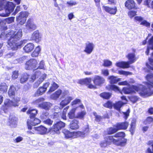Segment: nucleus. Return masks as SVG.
I'll return each mask as SVG.
<instances>
[{"mask_svg": "<svg viewBox=\"0 0 153 153\" xmlns=\"http://www.w3.org/2000/svg\"><path fill=\"white\" fill-rule=\"evenodd\" d=\"M94 47V45L93 43L88 42L85 44L84 51L87 54H90L93 51Z\"/></svg>", "mask_w": 153, "mask_h": 153, "instance_id": "9b49d317", "label": "nucleus"}, {"mask_svg": "<svg viewBox=\"0 0 153 153\" xmlns=\"http://www.w3.org/2000/svg\"><path fill=\"white\" fill-rule=\"evenodd\" d=\"M18 105L17 102H13V101L10 100L8 99H6L4 102V107L6 109L12 106H18Z\"/></svg>", "mask_w": 153, "mask_h": 153, "instance_id": "412c9836", "label": "nucleus"}, {"mask_svg": "<svg viewBox=\"0 0 153 153\" xmlns=\"http://www.w3.org/2000/svg\"><path fill=\"white\" fill-rule=\"evenodd\" d=\"M112 143L116 145L123 146L126 145V140L124 139H115L112 136H108L105 137L104 140L101 141L99 145L101 149H104L111 145Z\"/></svg>", "mask_w": 153, "mask_h": 153, "instance_id": "f03ea898", "label": "nucleus"}, {"mask_svg": "<svg viewBox=\"0 0 153 153\" xmlns=\"http://www.w3.org/2000/svg\"><path fill=\"white\" fill-rule=\"evenodd\" d=\"M125 103H124L121 101H119L114 104L113 106L115 109L118 111H120V108Z\"/></svg>", "mask_w": 153, "mask_h": 153, "instance_id": "c9c22d12", "label": "nucleus"}, {"mask_svg": "<svg viewBox=\"0 0 153 153\" xmlns=\"http://www.w3.org/2000/svg\"><path fill=\"white\" fill-rule=\"evenodd\" d=\"M84 108V106L82 104L80 105L76 108H72L68 114V117L70 119H73L75 118L76 116H75V112L76 111L79 109V108L83 109Z\"/></svg>", "mask_w": 153, "mask_h": 153, "instance_id": "f8f14e48", "label": "nucleus"}, {"mask_svg": "<svg viewBox=\"0 0 153 153\" xmlns=\"http://www.w3.org/2000/svg\"><path fill=\"white\" fill-rule=\"evenodd\" d=\"M116 65L118 67L123 68H128L130 67L129 63L127 62L123 61L117 62Z\"/></svg>", "mask_w": 153, "mask_h": 153, "instance_id": "cd10ccee", "label": "nucleus"}, {"mask_svg": "<svg viewBox=\"0 0 153 153\" xmlns=\"http://www.w3.org/2000/svg\"><path fill=\"white\" fill-rule=\"evenodd\" d=\"M109 82L111 84H115L120 80V79L118 78L117 76H111L108 77Z\"/></svg>", "mask_w": 153, "mask_h": 153, "instance_id": "7c9ffc66", "label": "nucleus"}, {"mask_svg": "<svg viewBox=\"0 0 153 153\" xmlns=\"http://www.w3.org/2000/svg\"><path fill=\"white\" fill-rule=\"evenodd\" d=\"M101 73L105 76H107L109 74L108 70V69H104L102 70Z\"/></svg>", "mask_w": 153, "mask_h": 153, "instance_id": "0e129e2a", "label": "nucleus"}, {"mask_svg": "<svg viewBox=\"0 0 153 153\" xmlns=\"http://www.w3.org/2000/svg\"><path fill=\"white\" fill-rule=\"evenodd\" d=\"M149 144L151 145L152 150L150 148H148L146 151L145 153H153V140L150 141L149 142Z\"/></svg>", "mask_w": 153, "mask_h": 153, "instance_id": "8fccbe9b", "label": "nucleus"}, {"mask_svg": "<svg viewBox=\"0 0 153 153\" xmlns=\"http://www.w3.org/2000/svg\"><path fill=\"white\" fill-rule=\"evenodd\" d=\"M46 77V74H42L40 72V75L37 78L38 79L33 85V87L34 88H37L43 82L45 79Z\"/></svg>", "mask_w": 153, "mask_h": 153, "instance_id": "2eb2a0df", "label": "nucleus"}, {"mask_svg": "<svg viewBox=\"0 0 153 153\" xmlns=\"http://www.w3.org/2000/svg\"><path fill=\"white\" fill-rule=\"evenodd\" d=\"M151 27L152 28V30L153 31V24L151 25ZM149 43V48L152 47V49H153V36L149 39L148 41Z\"/></svg>", "mask_w": 153, "mask_h": 153, "instance_id": "3c124183", "label": "nucleus"}, {"mask_svg": "<svg viewBox=\"0 0 153 153\" xmlns=\"http://www.w3.org/2000/svg\"><path fill=\"white\" fill-rule=\"evenodd\" d=\"M93 81L95 85L100 86L104 83L105 80L103 77L99 76H95L94 77Z\"/></svg>", "mask_w": 153, "mask_h": 153, "instance_id": "dca6fc26", "label": "nucleus"}, {"mask_svg": "<svg viewBox=\"0 0 153 153\" xmlns=\"http://www.w3.org/2000/svg\"><path fill=\"white\" fill-rule=\"evenodd\" d=\"M112 62L108 60L104 61L103 65L105 67H108L112 65Z\"/></svg>", "mask_w": 153, "mask_h": 153, "instance_id": "052dcab7", "label": "nucleus"}, {"mask_svg": "<svg viewBox=\"0 0 153 153\" xmlns=\"http://www.w3.org/2000/svg\"><path fill=\"white\" fill-rule=\"evenodd\" d=\"M36 25L35 24L33 19L30 18L27 20L25 25V32L27 33L31 32L36 28Z\"/></svg>", "mask_w": 153, "mask_h": 153, "instance_id": "39448f33", "label": "nucleus"}, {"mask_svg": "<svg viewBox=\"0 0 153 153\" xmlns=\"http://www.w3.org/2000/svg\"><path fill=\"white\" fill-rule=\"evenodd\" d=\"M14 18L13 17L8 18L5 19V22L7 24H10L14 22Z\"/></svg>", "mask_w": 153, "mask_h": 153, "instance_id": "bf43d9fd", "label": "nucleus"}, {"mask_svg": "<svg viewBox=\"0 0 153 153\" xmlns=\"http://www.w3.org/2000/svg\"><path fill=\"white\" fill-rule=\"evenodd\" d=\"M117 131V129L116 128H110L107 130L108 133L109 134H111L115 133Z\"/></svg>", "mask_w": 153, "mask_h": 153, "instance_id": "09e8293b", "label": "nucleus"}, {"mask_svg": "<svg viewBox=\"0 0 153 153\" xmlns=\"http://www.w3.org/2000/svg\"><path fill=\"white\" fill-rule=\"evenodd\" d=\"M52 105V104L50 102H45L41 103L39 105V107L42 108L46 110H48Z\"/></svg>", "mask_w": 153, "mask_h": 153, "instance_id": "bb28decb", "label": "nucleus"}, {"mask_svg": "<svg viewBox=\"0 0 153 153\" xmlns=\"http://www.w3.org/2000/svg\"><path fill=\"white\" fill-rule=\"evenodd\" d=\"M128 125V122L125 121L124 122L117 123L114 126L118 130L121 129L126 130L127 128Z\"/></svg>", "mask_w": 153, "mask_h": 153, "instance_id": "a211bd4d", "label": "nucleus"}, {"mask_svg": "<svg viewBox=\"0 0 153 153\" xmlns=\"http://www.w3.org/2000/svg\"><path fill=\"white\" fill-rule=\"evenodd\" d=\"M41 51V48L39 46L36 47L34 51L32 53L31 55L32 57L37 56L39 53Z\"/></svg>", "mask_w": 153, "mask_h": 153, "instance_id": "a19ab883", "label": "nucleus"}, {"mask_svg": "<svg viewBox=\"0 0 153 153\" xmlns=\"http://www.w3.org/2000/svg\"><path fill=\"white\" fill-rule=\"evenodd\" d=\"M149 60L150 62V64L152 66L149 65L147 63H146V66L149 69L153 70V59L149 58Z\"/></svg>", "mask_w": 153, "mask_h": 153, "instance_id": "5fc2aeb1", "label": "nucleus"}, {"mask_svg": "<svg viewBox=\"0 0 153 153\" xmlns=\"http://www.w3.org/2000/svg\"><path fill=\"white\" fill-rule=\"evenodd\" d=\"M89 131V129L88 125H87L84 129V131H77L74 132V138H75L79 137H84L87 134Z\"/></svg>", "mask_w": 153, "mask_h": 153, "instance_id": "6e6552de", "label": "nucleus"}, {"mask_svg": "<svg viewBox=\"0 0 153 153\" xmlns=\"http://www.w3.org/2000/svg\"><path fill=\"white\" fill-rule=\"evenodd\" d=\"M113 105L112 102L110 101H108L106 103L104 104L103 105L104 107L111 108Z\"/></svg>", "mask_w": 153, "mask_h": 153, "instance_id": "4d7b16f0", "label": "nucleus"}, {"mask_svg": "<svg viewBox=\"0 0 153 153\" xmlns=\"http://www.w3.org/2000/svg\"><path fill=\"white\" fill-rule=\"evenodd\" d=\"M132 50L134 53H130L126 56V57L129 60L127 62H128V63H129V65L134 63L136 59L135 55L134 53V52H135V50L133 48L132 49Z\"/></svg>", "mask_w": 153, "mask_h": 153, "instance_id": "ddd939ff", "label": "nucleus"}, {"mask_svg": "<svg viewBox=\"0 0 153 153\" xmlns=\"http://www.w3.org/2000/svg\"><path fill=\"white\" fill-rule=\"evenodd\" d=\"M37 113V111L35 109L30 108L27 111V114H30V118L34 117L36 114Z\"/></svg>", "mask_w": 153, "mask_h": 153, "instance_id": "f704fd0d", "label": "nucleus"}, {"mask_svg": "<svg viewBox=\"0 0 153 153\" xmlns=\"http://www.w3.org/2000/svg\"><path fill=\"white\" fill-rule=\"evenodd\" d=\"M143 19V17L140 16H136L134 17V20L136 22L138 21L139 22H141Z\"/></svg>", "mask_w": 153, "mask_h": 153, "instance_id": "774afa93", "label": "nucleus"}, {"mask_svg": "<svg viewBox=\"0 0 153 153\" xmlns=\"http://www.w3.org/2000/svg\"><path fill=\"white\" fill-rule=\"evenodd\" d=\"M7 86L4 83H1L0 85V92L4 93L7 91Z\"/></svg>", "mask_w": 153, "mask_h": 153, "instance_id": "ea45409f", "label": "nucleus"}, {"mask_svg": "<svg viewBox=\"0 0 153 153\" xmlns=\"http://www.w3.org/2000/svg\"><path fill=\"white\" fill-rule=\"evenodd\" d=\"M7 4V2L5 0H0V11L3 9Z\"/></svg>", "mask_w": 153, "mask_h": 153, "instance_id": "de8ad7c7", "label": "nucleus"}, {"mask_svg": "<svg viewBox=\"0 0 153 153\" xmlns=\"http://www.w3.org/2000/svg\"><path fill=\"white\" fill-rule=\"evenodd\" d=\"M143 87V85H140L138 86H132V88H123L122 92L125 94H129L134 92V91H137L140 95L139 93L140 91H141L142 89L141 88Z\"/></svg>", "mask_w": 153, "mask_h": 153, "instance_id": "20e7f679", "label": "nucleus"}, {"mask_svg": "<svg viewBox=\"0 0 153 153\" xmlns=\"http://www.w3.org/2000/svg\"><path fill=\"white\" fill-rule=\"evenodd\" d=\"M59 87V85L57 84L56 83L54 82H52V83L51 84L50 88L48 92V93H51L55 90L57 89Z\"/></svg>", "mask_w": 153, "mask_h": 153, "instance_id": "58836bf2", "label": "nucleus"}, {"mask_svg": "<svg viewBox=\"0 0 153 153\" xmlns=\"http://www.w3.org/2000/svg\"><path fill=\"white\" fill-rule=\"evenodd\" d=\"M146 79L148 82H145V84L148 88H146L145 86H143V87L141 88V91L139 92L140 95L144 97L150 96L153 93V74H148L146 76Z\"/></svg>", "mask_w": 153, "mask_h": 153, "instance_id": "7ed1b4c3", "label": "nucleus"}, {"mask_svg": "<svg viewBox=\"0 0 153 153\" xmlns=\"http://www.w3.org/2000/svg\"><path fill=\"white\" fill-rule=\"evenodd\" d=\"M125 6L129 9L135 7V3L133 0H128L125 3Z\"/></svg>", "mask_w": 153, "mask_h": 153, "instance_id": "c85d7f7f", "label": "nucleus"}, {"mask_svg": "<svg viewBox=\"0 0 153 153\" xmlns=\"http://www.w3.org/2000/svg\"><path fill=\"white\" fill-rule=\"evenodd\" d=\"M34 48V44L32 43H29L26 45L24 48V50L25 52L29 53L33 50Z\"/></svg>", "mask_w": 153, "mask_h": 153, "instance_id": "c756f323", "label": "nucleus"}, {"mask_svg": "<svg viewBox=\"0 0 153 153\" xmlns=\"http://www.w3.org/2000/svg\"><path fill=\"white\" fill-rule=\"evenodd\" d=\"M61 93L62 91L59 89L51 95V98L53 100H56L59 98Z\"/></svg>", "mask_w": 153, "mask_h": 153, "instance_id": "72a5a7b5", "label": "nucleus"}, {"mask_svg": "<svg viewBox=\"0 0 153 153\" xmlns=\"http://www.w3.org/2000/svg\"><path fill=\"white\" fill-rule=\"evenodd\" d=\"M118 72L120 74L123 75L125 76L131 75L132 74L131 72L126 71L123 70L119 71Z\"/></svg>", "mask_w": 153, "mask_h": 153, "instance_id": "864d4df0", "label": "nucleus"}, {"mask_svg": "<svg viewBox=\"0 0 153 153\" xmlns=\"http://www.w3.org/2000/svg\"><path fill=\"white\" fill-rule=\"evenodd\" d=\"M70 128L72 130H76L79 128V121L76 119L72 121L69 125Z\"/></svg>", "mask_w": 153, "mask_h": 153, "instance_id": "5701e85b", "label": "nucleus"}, {"mask_svg": "<svg viewBox=\"0 0 153 153\" xmlns=\"http://www.w3.org/2000/svg\"><path fill=\"white\" fill-rule=\"evenodd\" d=\"M81 102L80 100L76 99L74 101H73L71 103V105L72 106V108H76V107L75 105L77 104H79Z\"/></svg>", "mask_w": 153, "mask_h": 153, "instance_id": "603ef678", "label": "nucleus"}, {"mask_svg": "<svg viewBox=\"0 0 153 153\" xmlns=\"http://www.w3.org/2000/svg\"><path fill=\"white\" fill-rule=\"evenodd\" d=\"M49 115L47 111H45L42 113L41 115V117L42 119H45L48 117Z\"/></svg>", "mask_w": 153, "mask_h": 153, "instance_id": "13d9d810", "label": "nucleus"}, {"mask_svg": "<svg viewBox=\"0 0 153 153\" xmlns=\"http://www.w3.org/2000/svg\"><path fill=\"white\" fill-rule=\"evenodd\" d=\"M29 13L26 11L20 12L18 16L16 17L17 21L21 25H23L25 22Z\"/></svg>", "mask_w": 153, "mask_h": 153, "instance_id": "423d86ee", "label": "nucleus"}, {"mask_svg": "<svg viewBox=\"0 0 153 153\" xmlns=\"http://www.w3.org/2000/svg\"><path fill=\"white\" fill-rule=\"evenodd\" d=\"M29 78V75L27 74H25L22 75L20 79V82L21 83H23L25 82Z\"/></svg>", "mask_w": 153, "mask_h": 153, "instance_id": "79ce46f5", "label": "nucleus"}, {"mask_svg": "<svg viewBox=\"0 0 153 153\" xmlns=\"http://www.w3.org/2000/svg\"><path fill=\"white\" fill-rule=\"evenodd\" d=\"M65 137L67 138H74V132H71L65 129L63 131Z\"/></svg>", "mask_w": 153, "mask_h": 153, "instance_id": "2f4dec72", "label": "nucleus"}, {"mask_svg": "<svg viewBox=\"0 0 153 153\" xmlns=\"http://www.w3.org/2000/svg\"><path fill=\"white\" fill-rule=\"evenodd\" d=\"M37 60L34 59H31L27 61L25 66V68L26 70H29L32 69H35L36 68L37 65L38 64Z\"/></svg>", "mask_w": 153, "mask_h": 153, "instance_id": "0eeeda50", "label": "nucleus"}, {"mask_svg": "<svg viewBox=\"0 0 153 153\" xmlns=\"http://www.w3.org/2000/svg\"><path fill=\"white\" fill-rule=\"evenodd\" d=\"M41 37L38 30H36L33 32L32 34L30 40H33L36 42H39L41 40Z\"/></svg>", "mask_w": 153, "mask_h": 153, "instance_id": "f3484780", "label": "nucleus"}, {"mask_svg": "<svg viewBox=\"0 0 153 153\" xmlns=\"http://www.w3.org/2000/svg\"><path fill=\"white\" fill-rule=\"evenodd\" d=\"M102 9L107 12L113 15L116 14L117 11V8L116 7L111 8L107 6H103Z\"/></svg>", "mask_w": 153, "mask_h": 153, "instance_id": "aec40b11", "label": "nucleus"}, {"mask_svg": "<svg viewBox=\"0 0 153 153\" xmlns=\"http://www.w3.org/2000/svg\"><path fill=\"white\" fill-rule=\"evenodd\" d=\"M137 12L134 10H130L128 12V15L130 18H132L136 15Z\"/></svg>", "mask_w": 153, "mask_h": 153, "instance_id": "6e6d98bb", "label": "nucleus"}, {"mask_svg": "<svg viewBox=\"0 0 153 153\" xmlns=\"http://www.w3.org/2000/svg\"><path fill=\"white\" fill-rule=\"evenodd\" d=\"M68 6H72L74 5H75L77 4V3L74 1H68L67 3Z\"/></svg>", "mask_w": 153, "mask_h": 153, "instance_id": "338daca9", "label": "nucleus"}, {"mask_svg": "<svg viewBox=\"0 0 153 153\" xmlns=\"http://www.w3.org/2000/svg\"><path fill=\"white\" fill-rule=\"evenodd\" d=\"M74 98L72 97H67L65 98L64 100L61 102L60 104V105L62 107H63L69 103Z\"/></svg>", "mask_w": 153, "mask_h": 153, "instance_id": "a878e982", "label": "nucleus"}, {"mask_svg": "<svg viewBox=\"0 0 153 153\" xmlns=\"http://www.w3.org/2000/svg\"><path fill=\"white\" fill-rule=\"evenodd\" d=\"M40 72L39 71H36L34 74H31L30 76L29 75V81L30 82H33L36 79L38 78V76L40 75Z\"/></svg>", "mask_w": 153, "mask_h": 153, "instance_id": "393cba45", "label": "nucleus"}, {"mask_svg": "<svg viewBox=\"0 0 153 153\" xmlns=\"http://www.w3.org/2000/svg\"><path fill=\"white\" fill-rule=\"evenodd\" d=\"M93 114L95 117V120L96 121L99 122L102 119V117L100 116L97 115L96 112H94Z\"/></svg>", "mask_w": 153, "mask_h": 153, "instance_id": "680f3d73", "label": "nucleus"}, {"mask_svg": "<svg viewBox=\"0 0 153 153\" xmlns=\"http://www.w3.org/2000/svg\"><path fill=\"white\" fill-rule=\"evenodd\" d=\"M65 123L61 121L53 125V130L56 133H59V130L65 126Z\"/></svg>", "mask_w": 153, "mask_h": 153, "instance_id": "4468645a", "label": "nucleus"}, {"mask_svg": "<svg viewBox=\"0 0 153 153\" xmlns=\"http://www.w3.org/2000/svg\"><path fill=\"white\" fill-rule=\"evenodd\" d=\"M22 36V30L19 29L17 32L13 30H9L6 34L4 32L0 35V38L2 39H7L8 45L13 50H17L18 47L26 43L27 41L23 40L19 42Z\"/></svg>", "mask_w": 153, "mask_h": 153, "instance_id": "f257e3e1", "label": "nucleus"}, {"mask_svg": "<svg viewBox=\"0 0 153 153\" xmlns=\"http://www.w3.org/2000/svg\"><path fill=\"white\" fill-rule=\"evenodd\" d=\"M44 98H40L33 101V103L34 104V105H37L38 107H39V105H41V104H40V103L44 101Z\"/></svg>", "mask_w": 153, "mask_h": 153, "instance_id": "49530a36", "label": "nucleus"}, {"mask_svg": "<svg viewBox=\"0 0 153 153\" xmlns=\"http://www.w3.org/2000/svg\"><path fill=\"white\" fill-rule=\"evenodd\" d=\"M111 94L109 93L104 92L101 94L100 96L101 97L105 99H108L111 96Z\"/></svg>", "mask_w": 153, "mask_h": 153, "instance_id": "a18cd8bd", "label": "nucleus"}, {"mask_svg": "<svg viewBox=\"0 0 153 153\" xmlns=\"http://www.w3.org/2000/svg\"><path fill=\"white\" fill-rule=\"evenodd\" d=\"M136 121V119H133L130 124V128L129 131L132 135L134 134L135 131Z\"/></svg>", "mask_w": 153, "mask_h": 153, "instance_id": "473e14b6", "label": "nucleus"}, {"mask_svg": "<svg viewBox=\"0 0 153 153\" xmlns=\"http://www.w3.org/2000/svg\"><path fill=\"white\" fill-rule=\"evenodd\" d=\"M106 88L109 90H112L116 92L117 91L120 92V90L118 87L114 85H108L106 86Z\"/></svg>", "mask_w": 153, "mask_h": 153, "instance_id": "4c0bfd02", "label": "nucleus"}, {"mask_svg": "<svg viewBox=\"0 0 153 153\" xmlns=\"http://www.w3.org/2000/svg\"><path fill=\"white\" fill-rule=\"evenodd\" d=\"M6 6V11L9 12V14L13 11L15 7V5L12 2L10 1L7 2Z\"/></svg>", "mask_w": 153, "mask_h": 153, "instance_id": "4be33fe9", "label": "nucleus"}, {"mask_svg": "<svg viewBox=\"0 0 153 153\" xmlns=\"http://www.w3.org/2000/svg\"><path fill=\"white\" fill-rule=\"evenodd\" d=\"M125 134L124 132H120L116 134L114 136H112L115 139H124L127 140L126 139L124 138L125 137ZM127 141V140H126V141Z\"/></svg>", "mask_w": 153, "mask_h": 153, "instance_id": "e433bc0d", "label": "nucleus"}, {"mask_svg": "<svg viewBox=\"0 0 153 153\" xmlns=\"http://www.w3.org/2000/svg\"><path fill=\"white\" fill-rule=\"evenodd\" d=\"M36 131V133L40 134H44L46 133L47 129L43 126H40L38 127H35L33 129Z\"/></svg>", "mask_w": 153, "mask_h": 153, "instance_id": "6ab92c4d", "label": "nucleus"}, {"mask_svg": "<svg viewBox=\"0 0 153 153\" xmlns=\"http://www.w3.org/2000/svg\"><path fill=\"white\" fill-rule=\"evenodd\" d=\"M140 25L147 27H149L150 25V24L149 22L143 19L141 22Z\"/></svg>", "mask_w": 153, "mask_h": 153, "instance_id": "e2e57ef3", "label": "nucleus"}, {"mask_svg": "<svg viewBox=\"0 0 153 153\" xmlns=\"http://www.w3.org/2000/svg\"><path fill=\"white\" fill-rule=\"evenodd\" d=\"M9 122L11 127H15L16 125L17 118L14 115H11L9 117Z\"/></svg>", "mask_w": 153, "mask_h": 153, "instance_id": "b1692460", "label": "nucleus"}, {"mask_svg": "<svg viewBox=\"0 0 153 153\" xmlns=\"http://www.w3.org/2000/svg\"><path fill=\"white\" fill-rule=\"evenodd\" d=\"M86 114L85 111H82L78 113L75 116V118L82 119Z\"/></svg>", "mask_w": 153, "mask_h": 153, "instance_id": "c03bdc74", "label": "nucleus"}, {"mask_svg": "<svg viewBox=\"0 0 153 153\" xmlns=\"http://www.w3.org/2000/svg\"><path fill=\"white\" fill-rule=\"evenodd\" d=\"M16 91V88L13 85L11 86L8 92L9 95L10 97L14 95Z\"/></svg>", "mask_w": 153, "mask_h": 153, "instance_id": "37998d69", "label": "nucleus"}, {"mask_svg": "<svg viewBox=\"0 0 153 153\" xmlns=\"http://www.w3.org/2000/svg\"><path fill=\"white\" fill-rule=\"evenodd\" d=\"M18 76L19 74L18 71H15L13 72L12 75V78L13 79H15L18 78Z\"/></svg>", "mask_w": 153, "mask_h": 153, "instance_id": "69168bd1", "label": "nucleus"}, {"mask_svg": "<svg viewBox=\"0 0 153 153\" xmlns=\"http://www.w3.org/2000/svg\"><path fill=\"white\" fill-rule=\"evenodd\" d=\"M41 122L40 120L34 117L30 118V120H28L27 121V124L28 128L29 129H31L32 126H35L39 124Z\"/></svg>", "mask_w": 153, "mask_h": 153, "instance_id": "1a4fd4ad", "label": "nucleus"}, {"mask_svg": "<svg viewBox=\"0 0 153 153\" xmlns=\"http://www.w3.org/2000/svg\"><path fill=\"white\" fill-rule=\"evenodd\" d=\"M50 83L47 82L44 84L42 87H40L36 92L35 96H38L42 94L47 90V88L48 87Z\"/></svg>", "mask_w": 153, "mask_h": 153, "instance_id": "9d476101", "label": "nucleus"}]
</instances>
